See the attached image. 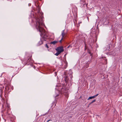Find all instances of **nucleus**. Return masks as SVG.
Wrapping results in <instances>:
<instances>
[{
  "instance_id": "f257e3e1",
  "label": "nucleus",
  "mask_w": 122,
  "mask_h": 122,
  "mask_svg": "<svg viewBox=\"0 0 122 122\" xmlns=\"http://www.w3.org/2000/svg\"><path fill=\"white\" fill-rule=\"evenodd\" d=\"M36 28L41 33L42 35V36L44 38L45 37L43 36V35H45V30L43 28L44 26V23H43L42 17H40V16L37 15L36 16Z\"/></svg>"
},
{
  "instance_id": "f03ea898",
  "label": "nucleus",
  "mask_w": 122,
  "mask_h": 122,
  "mask_svg": "<svg viewBox=\"0 0 122 122\" xmlns=\"http://www.w3.org/2000/svg\"><path fill=\"white\" fill-rule=\"evenodd\" d=\"M61 91L62 93L64 94L67 97H68V94L67 93V91L65 87H63L61 89Z\"/></svg>"
},
{
  "instance_id": "7ed1b4c3",
  "label": "nucleus",
  "mask_w": 122,
  "mask_h": 122,
  "mask_svg": "<svg viewBox=\"0 0 122 122\" xmlns=\"http://www.w3.org/2000/svg\"><path fill=\"white\" fill-rule=\"evenodd\" d=\"M56 50L57 52H59L60 53L64 51L63 47L62 46L57 47Z\"/></svg>"
},
{
  "instance_id": "20e7f679",
  "label": "nucleus",
  "mask_w": 122,
  "mask_h": 122,
  "mask_svg": "<svg viewBox=\"0 0 122 122\" xmlns=\"http://www.w3.org/2000/svg\"><path fill=\"white\" fill-rule=\"evenodd\" d=\"M61 35L62 37L61 40L60 41V43H61L62 41L66 37V35L64 32V31H63Z\"/></svg>"
},
{
  "instance_id": "39448f33",
  "label": "nucleus",
  "mask_w": 122,
  "mask_h": 122,
  "mask_svg": "<svg viewBox=\"0 0 122 122\" xmlns=\"http://www.w3.org/2000/svg\"><path fill=\"white\" fill-rule=\"evenodd\" d=\"M58 42V41H53L51 42L50 43V44H52L53 45H55L57 44Z\"/></svg>"
},
{
  "instance_id": "423d86ee",
  "label": "nucleus",
  "mask_w": 122,
  "mask_h": 122,
  "mask_svg": "<svg viewBox=\"0 0 122 122\" xmlns=\"http://www.w3.org/2000/svg\"><path fill=\"white\" fill-rule=\"evenodd\" d=\"M43 43V42L42 40H40L38 43V45L39 46L42 44Z\"/></svg>"
},
{
  "instance_id": "0eeeda50",
  "label": "nucleus",
  "mask_w": 122,
  "mask_h": 122,
  "mask_svg": "<svg viewBox=\"0 0 122 122\" xmlns=\"http://www.w3.org/2000/svg\"><path fill=\"white\" fill-rule=\"evenodd\" d=\"M95 96H93L92 97H89L88 98V100H89L90 99H92L94 98H95Z\"/></svg>"
},
{
  "instance_id": "6e6552de",
  "label": "nucleus",
  "mask_w": 122,
  "mask_h": 122,
  "mask_svg": "<svg viewBox=\"0 0 122 122\" xmlns=\"http://www.w3.org/2000/svg\"><path fill=\"white\" fill-rule=\"evenodd\" d=\"M96 101V100L95 99L92 102H91L89 104V105H90L92 103L94 102H95Z\"/></svg>"
},
{
  "instance_id": "1a4fd4ad",
  "label": "nucleus",
  "mask_w": 122,
  "mask_h": 122,
  "mask_svg": "<svg viewBox=\"0 0 122 122\" xmlns=\"http://www.w3.org/2000/svg\"><path fill=\"white\" fill-rule=\"evenodd\" d=\"M61 53H60V52H57L56 53V54H55V55L57 56H58Z\"/></svg>"
},
{
  "instance_id": "9d476101",
  "label": "nucleus",
  "mask_w": 122,
  "mask_h": 122,
  "mask_svg": "<svg viewBox=\"0 0 122 122\" xmlns=\"http://www.w3.org/2000/svg\"><path fill=\"white\" fill-rule=\"evenodd\" d=\"M65 80L66 81V82H67L68 81V79H67V77H66V78H65Z\"/></svg>"
},
{
  "instance_id": "9b49d317",
  "label": "nucleus",
  "mask_w": 122,
  "mask_h": 122,
  "mask_svg": "<svg viewBox=\"0 0 122 122\" xmlns=\"http://www.w3.org/2000/svg\"><path fill=\"white\" fill-rule=\"evenodd\" d=\"M46 46L47 47V48H49V46H48L47 45V44H46Z\"/></svg>"
},
{
  "instance_id": "f8f14e48",
  "label": "nucleus",
  "mask_w": 122,
  "mask_h": 122,
  "mask_svg": "<svg viewBox=\"0 0 122 122\" xmlns=\"http://www.w3.org/2000/svg\"><path fill=\"white\" fill-rule=\"evenodd\" d=\"M98 94H97L96 95H95V96H95V98L98 95Z\"/></svg>"
},
{
  "instance_id": "ddd939ff",
  "label": "nucleus",
  "mask_w": 122,
  "mask_h": 122,
  "mask_svg": "<svg viewBox=\"0 0 122 122\" xmlns=\"http://www.w3.org/2000/svg\"><path fill=\"white\" fill-rule=\"evenodd\" d=\"M50 120H49L47 121V122H48L49 121H50Z\"/></svg>"
},
{
  "instance_id": "4468645a",
  "label": "nucleus",
  "mask_w": 122,
  "mask_h": 122,
  "mask_svg": "<svg viewBox=\"0 0 122 122\" xmlns=\"http://www.w3.org/2000/svg\"><path fill=\"white\" fill-rule=\"evenodd\" d=\"M30 59H28V60H29V61H30Z\"/></svg>"
},
{
  "instance_id": "2eb2a0df",
  "label": "nucleus",
  "mask_w": 122,
  "mask_h": 122,
  "mask_svg": "<svg viewBox=\"0 0 122 122\" xmlns=\"http://www.w3.org/2000/svg\"><path fill=\"white\" fill-rule=\"evenodd\" d=\"M89 105H88V107H89Z\"/></svg>"
}]
</instances>
